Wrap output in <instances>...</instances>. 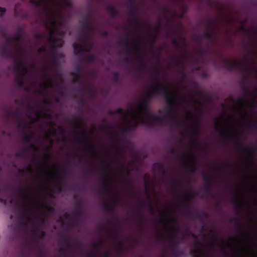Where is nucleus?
<instances>
[{"mask_svg":"<svg viewBox=\"0 0 257 257\" xmlns=\"http://www.w3.org/2000/svg\"><path fill=\"white\" fill-rule=\"evenodd\" d=\"M130 115L133 119L141 123H147L146 119L150 117V114L144 109L139 108L137 110L132 111Z\"/></svg>","mask_w":257,"mask_h":257,"instance_id":"obj_1","label":"nucleus"},{"mask_svg":"<svg viewBox=\"0 0 257 257\" xmlns=\"http://www.w3.org/2000/svg\"><path fill=\"white\" fill-rule=\"evenodd\" d=\"M74 50L76 51V52H78V51H85V49H84L83 48H82V47L81 46V48L80 49L78 48L76 46H74Z\"/></svg>","mask_w":257,"mask_h":257,"instance_id":"obj_2","label":"nucleus"}]
</instances>
